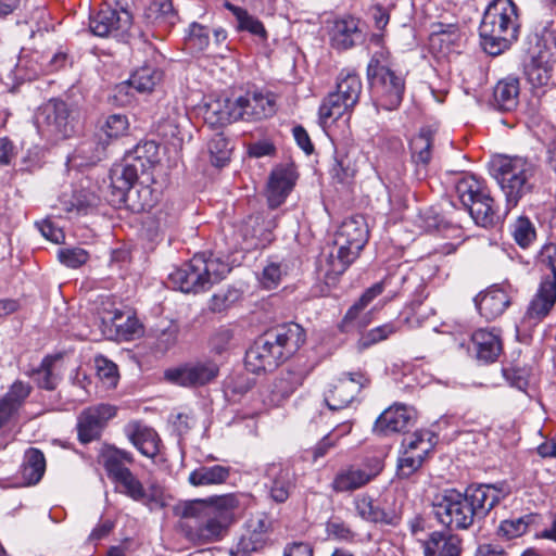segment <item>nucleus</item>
<instances>
[{
  "instance_id": "f257e3e1",
  "label": "nucleus",
  "mask_w": 556,
  "mask_h": 556,
  "mask_svg": "<svg viewBox=\"0 0 556 556\" xmlns=\"http://www.w3.org/2000/svg\"><path fill=\"white\" fill-rule=\"evenodd\" d=\"M239 502L232 494L210 500L185 501L174 508L180 518L185 538L194 544H210L220 541L233 522V510Z\"/></svg>"
},
{
  "instance_id": "f03ea898",
  "label": "nucleus",
  "mask_w": 556,
  "mask_h": 556,
  "mask_svg": "<svg viewBox=\"0 0 556 556\" xmlns=\"http://www.w3.org/2000/svg\"><path fill=\"white\" fill-rule=\"evenodd\" d=\"M509 494L505 483L469 485L465 492L445 490L433 501V514L450 530H465Z\"/></svg>"
},
{
  "instance_id": "7ed1b4c3",
  "label": "nucleus",
  "mask_w": 556,
  "mask_h": 556,
  "mask_svg": "<svg viewBox=\"0 0 556 556\" xmlns=\"http://www.w3.org/2000/svg\"><path fill=\"white\" fill-rule=\"evenodd\" d=\"M305 342L304 329L299 324H287L267 331L247 351L244 364L249 371H270L291 357Z\"/></svg>"
},
{
  "instance_id": "20e7f679",
  "label": "nucleus",
  "mask_w": 556,
  "mask_h": 556,
  "mask_svg": "<svg viewBox=\"0 0 556 556\" xmlns=\"http://www.w3.org/2000/svg\"><path fill=\"white\" fill-rule=\"evenodd\" d=\"M518 9L511 0H493L479 26L483 50L493 56L509 49L518 38Z\"/></svg>"
},
{
  "instance_id": "39448f33",
  "label": "nucleus",
  "mask_w": 556,
  "mask_h": 556,
  "mask_svg": "<svg viewBox=\"0 0 556 556\" xmlns=\"http://www.w3.org/2000/svg\"><path fill=\"white\" fill-rule=\"evenodd\" d=\"M495 178L506 198L507 208L515 207L535 187L539 165L519 155H500L494 161Z\"/></svg>"
},
{
  "instance_id": "423d86ee",
  "label": "nucleus",
  "mask_w": 556,
  "mask_h": 556,
  "mask_svg": "<svg viewBox=\"0 0 556 556\" xmlns=\"http://www.w3.org/2000/svg\"><path fill=\"white\" fill-rule=\"evenodd\" d=\"M368 226L362 215L342 222L334 235L336 251L328 257L327 276H340L358 256L368 240Z\"/></svg>"
},
{
  "instance_id": "0eeeda50",
  "label": "nucleus",
  "mask_w": 556,
  "mask_h": 556,
  "mask_svg": "<svg viewBox=\"0 0 556 556\" xmlns=\"http://www.w3.org/2000/svg\"><path fill=\"white\" fill-rule=\"evenodd\" d=\"M363 84L358 74L350 70L340 72L336 90L330 92L319 106V118L324 124L337 121L351 112L358 103Z\"/></svg>"
},
{
  "instance_id": "6e6552de",
  "label": "nucleus",
  "mask_w": 556,
  "mask_h": 556,
  "mask_svg": "<svg viewBox=\"0 0 556 556\" xmlns=\"http://www.w3.org/2000/svg\"><path fill=\"white\" fill-rule=\"evenodd\" d=\"M219 367L212 359H197L179 364L164 371V379L184 388H200L214 381Z\"/></svg>"
},
{
  "instance_id": "1a4fd4ad",
  "label": "nucleus",
  "mask_w": 556,
  "mask_h": 556,
  "mask_svg": "<svg viewBox=\"0 0 556 556\" xmlns=\"http://www.w3.org/2000/svg\"><path fill=\"white\" fill-rule=\"evenodd\" d=\"M116 491L135 502L147 506L151 511L168 506L172 496L157 483L150 484L147 489L142 482L130 471L114 482Z\"/></svg>"
},
{
  "instance_id": "9d476101",
  "label": "nucleus",
  "mask_w": 556,
  "mask_h": 556,
  "mask_svg": "<svg viewBox=\"0 0 556 556\" xmlns=\"http://www.w3.org/2000/svg\"><path fill=\"white\" fill-rule=\"evenodd\" d=\"M376 75H367L376 94V105L392 111L400 106L405 91V80L391 68L378 67Z\"/></svg>"
},
{
  "instance_id": "9b49d317",
  "label": "nucleus",
  "mask_w": 556,
  "mask_h": 556,
  "mask_svg": "<svg viewBox=\"0 0 556 556\" xmlns=\"http://www.w3.org/2000/svg\"><path fill=\"white\" fill-rule=\"evenodd\" d=\"M103 333L112 340L129 341L143 333V326L130 308L104 311L101 316Z\"/></svg>"
},
{
  "instance_id": "f8f14e48",
  "label": "nucleus",
  "mask_w": 556,
  "mask_h": 556,
  "mask_svg": "<svg viewBox=\"0 0 556 556\" xmlns=\"http://www.w3.org/2000/svg\"><path fill=\"white\" fill-rule=\"evenodd\" d=\"M237 121L257 122L271 116L276 111L274 97L268 92L248 90L244 93H232Z\"/></svg>"
},
{
  "instance_id": "ddd939ff",
  "label": "nucleus",
  "mask_w": 556,
  "mask_h": 556,
  "mask_svg": "<svg viewBox=\"0 0 556 556\" xmlns=\"http://www.w3.org/2000/svg\"><path fill=\"white\" fill-rule=\"evenodd\" d=\"M36 121L38 126L55 140L68 137L73 130L68 121L67 105L61 100L52 99L40 106Z\"/></svg>"
},
{
  "instance_id": "4468645a",
  "label": "nucleus",
  "mask_w": 556,
  "mask_h": 556,
  "mask_svg": "<svg viewBox=\"0 0 556 556\" xmlns=\"http://www.w3.org/2000/svg\"><path fill=\"white\" fill-rule=\"evenodd\" d=\"M363 372L342 374L326 391L325 402L329 409L345 408L367 383Z\"/></svg>"
},
{
  "instance_id": "2eb2a0df",
  "label": "nucleus",
  "mask_w": 556,
  "mask_h": 556,
  "mask_svg": "<svg viewBox=\"0 0 556 556\" xmlns=\"http://www.w3.org/2000/svg\"><path fill=\"white\" fill-rule=\"evenodd\" d=\"M381 470L382 464L378 459L365 464L364 467L348 466L336 473L331 489L337 493L353 492L368 484Z\"/></svg>"
},
{
  "instance_id": "dca6fc26",
  "label": "nucleus",
  "mask_w": 556,
  "mask_h": 556,
  "mask_svg": "<svg viewBox=\"0 0 556 556\" xmlns=\"http://www.w3.org/2000/svg\"><path fill=\"white\" fill-rule=\"evenodd\" d=\"M116 415V408L110 404H99L84 409L78 416L77 431L81 443L98 440L106 422Z\"/></svg>"
},
{
  "instance_id": "f3484780",
  "label": "nucleus",
  "mask_w": 556,
  "mask_h": 556,
  "mask_svg": "<svg viewBox=\"0 0 556 556\" xmlns=\"http://www.w3.org/2000/svg\"><path fill=\"white\" fill-rule=\"evenodd\" d=\"M131 21L127 10L105 8L90 18L89 28L98 37H119L130 28Z\"/></svg>"
},
{
  "instance_id": "a211bd4d",
  "label": "nucleus",
  "mask_w": 556,
  "mask_h": 556,
  "mask_svg": "<svg viewBox=\"0 0 556 556\" xmlns=\"http://www.w3.org/2000/svg\"><path fill=\"white\" fill-rule=\"evenodd\" d=\"M230 270V266L219 257L194 255L168 278H225Z\"/></svg>"
},
{
  "instance_id": "6ab92c4d",
  "label": "nucleus",
  "mask_w": 556,
  "mask_h": 556,
  "mask_svg": "<svg viewBox=\"0 0 556 556\" xmlns=\"http://www.w3.org/2000/svg\"><path fill=\"white\" fill-rule=\"evenodd\" d=\"M510 285L506 281L495 283L480 292L475 299L480 315L486 320L501 316L510 304Z\"/></svg>"
},
{
  "instance_id": "aec40b11",
  "label": "nucleus",
  "mask_w": 556,
  "mask_h": 556,
  "mask_svg": "<svg viewBox=\"0 0 556 556\" xmlns=\"http://www.w3.org/2000/svg\"><path fill=\"white\" fill-rule=\"evenodd\" d=\"M470 354L480 363H494L503 351L500 332L496 329L480 328L471 334Z\"/></svg>"
},
{
  "instance_id": "412c9836",
  "label": "nucleus",
  "mask_w": 556,
  "mask_h": 556,
  "mask_svg": "<svg viewBox=\"0 0 556 556\" xmlns=\"http://www.w3.org/2000/svg\"><path fill=\"white\" fill-rule=\"evenodd\" d=\"M383 291L382 282L374 285L365 291L359 300L354 303L345 313L343 319L339 324L341 332L349 333L364 329L370 324L369 313L361 315L363 309Z\"/></svg>"
},
{
  "instance_id": "4be33fe9",
  "label": "nucleus",
  "mask_w": 556,
  "mask_h": 556,
  "mask_svg": "<svg viewBox=\"0 0 556 556\" xmlns=\"http://www.w3.org/2000/svg\"><path fill=\"white\" fill-rule=\"evenodd\" d=\"M331 46L337 50H348L363 39L359 21L353 16L333 20L328 27Z\"/></svg>"
},
{
  "instance_id": "5701e85b",
  "label": "nucleus",
  "mask_w": 556,
  "mask_h": 556,
  "mask_svg": "<svg viewBox=\"0 0 556 556\" xmlns=\"http://www.w3.org/2000/svg\"><path fill=\"white\" fill-rule=\"evenodd\" d=\"M265 486L269 497L276 503H285L294 488V473L281 464H269L265 470Z\"/></svg>"
},
{
  "instance_id": "b1692460",
  "label": "nucleus",
  "mask_w": 556,
  "mask_h": 556,
  "mask_svg": "<svg viewBox=\"0 0 556 556\" xmlns=\"http://www.w3.org/2000/svg\"><path fill=\"white\" fill-rule=\"evenodd\" d=\"M276 227V216L251 217L243 229L244 249L253 250L267 247L273 241V230Z\"/></svg>"
},
{
  "instance_id": "393cba45",
  "label": "nucleus",
  "mask_w": 556,
  "mask_h": 556,
  "mask_svg": "<svg viewBox=\"0 0 556 556\" xmlns=\"http://www.w3.org/2000/svg\"><path fill=\"white\" fill-rule=\"evenodd\" d=\"M414 410L406 405L395 404L387 408L376 420L374 430L382 435L403 432L408 429Z\"/></svg>"
},
{
  "instance_id": "a878e982",
  "label": "nucleus",
  "mask_w": 556,
  "mask_h": 556,
  "mask_svg": "<svg viewBox=\"0 0 556 556\" xmlns=\"http://www.w3.org/2000/svg\"><path fill=\"white\" fill-rule=\"evenodd\" d=\"M556 303V280H543L531 300L525 319L539 323L544 319Z\"/></svg>"
},
{
  "instance_id": "bb28decb",
  "label": "nucleus",
  "mask_w": 556,
  "mask_h": 556,
  "mask_svg": "<svg viewBox=\"0 0 556 556\" xmlns=\"http://www.w3.org/2000/svg\"><path fill=\"white\" fill-rule=\"evenodd\" d=\"M295 173L290 166H280L271 172L267 186V201L271 208L279 206L295 184Z\"/></svg>"
},
{
  "instance_id": "cd10ccee",
  "label": "nucleus",
  "mask_w": 556,
  "mask_h": 556,
  "mask_svg": "<svg viewBox=\"0 0 556 556\" xmlns=\"http://www.w3.org/2000/svg\"><path fill=\"white\" fill-rule=\"evenodd\" d=\"M125 432L129 441L146 457L154 458L159 454L160 438L152 428L134 421L127 425Z\"/></svg>"
},
{
  "instance_id": "c85d7f7f",
  "label": "nucleus",
  "mask_w": 556,
  "mask_h": 556,
  "mask_svg": "<svg viewBox=\"0 0 556 556\" xmlns=\"http://www.w3.org/2000/svg\"><path fill=\"white\" fill-rule=\"evenodd\" d=\"M141 175V170L137 164L132 162L127 155L124 156L121 163L115 164L110 172L111 186L116 190L121 199H125L127 193Z\"/></svg>"
},
{
  "instance_id": "c756f323",
  "label": "nucleus",
  "mask_w": 556,
  "mask_h": 556,
  "mask_svg": "<svg viewBox=\"0 0 556 556\" xmlns=\"http://www.w3.org/2000/svg\"><path fill=\"white\" fill-rule=\"evenodd\" d=\"M460 544L458 535L434 531L422 543L424 556H460Z\"/></svg>"
},
{
  "instance_id": "7c9ffc66",
  "label": "nucleus",
  "mask_w": 556,
  "mask_h": 556,
  "mask_svg": "<svg viewBox=\"0 0 556 556\" xmlns=\"http://www.w3.org/2000/svg\"><path fill=\"white\" fill-rule=\"evenodd\" d=\"M102 465L109 479L115 482L121 477L130 471L128 465L134 463V456L130 452L115 447L108 446L101 453Z\"/></svg>"
},
{
  "instance_id": "2f4dec72",
  "label": "nucleus",
  "mask_w": 556,
  "mask_h": 556,
  "mask_svg": "<svg viewBox=\"0 0 556 556\" xmlns=\"http://www.w3.org/2000/svg\"><path fill=\"white\" fill-rule=\"evenodd\" d=\"M204 119L212 126H224L237 122L233 94L207 102L204 110Z\"/></svg>"
},
{
  "instance_id": "473e14b6",
  "label": "nucleus",
  "mask_w": 556,
  "mask_h": 556,
  "mask_svg": "<svg viewBox=\"0 0 556 556\" xmlns=\"http://www.w3.org/2000/svg\"><path fill=\"white\" fill-rule=\"evenodd\" d=\"M519 81L515 77H506L494 87L493 104L498 111H511L518 105Z\"/></svg>"
},
{
  "instance_id": "72a5a7b5",
  "label": "nucleus",
  "mask_w": 556,
  "mask_h": 556,
  "mask_svg": "<svg viewBox=\"0 0 556 556\" xmlns=\"http://www.w3.org/2000/svg\"><path fill=\"white\" fill-rule=\"evenodd\" d=\"M125 155L132 159V162L137 164V167L141 170V175L147 174L161 161L160 146L152 140L138 143Z\"/></svg>"
},
{
  "instance_id": "f704fd0d",
  "label": "nucleus",
  "mask_w": 556,
  "mask_h": 556,
  "mask_svg": "<svg viewBox=\"0 0 556 556\" xmlns=\"http://www.w3.org/2000/svg\"><path fill=\"white\" fill-rule=\"evenodd\" d=\"M455 191L465 207L479 198L485 199V194L490 193L484 182L472 175L459 177L455 182Z\"/></svg>"
},
{
  "instance_id": "c9c22d12",
  "label": "nucleus",
  "mask_w": 556,
  "mask_h": 556,
  "mask_svg": "<svg viewBox=\"0 0 556 556\" xmlns=\"http://www.w3.org/2000/svg\"><path fill=\"white\" fill-rule=\"evenodd\" d=\"M466 208L468 210L471 218L479 226L491 227L500 222L498 210L490 193L485 194V199L479 198Z\"/></svg>"
},
{
  "instance_id": "e433bc0d",
  "label": "nucleus",
  "mask_w": 556,
  "mask_h": 556,
  "mask_svg": "<svg viewBox=\"0 0 556 556\" xmlns=\"http://www.w3.org/2000/svg\"><path fill=\"white\" fill-rule=\"evenodd\" d=\"M224 7L235 16L237 22V30L248 31L261 40L267 39V31L264 27V24L257 17L250 14L245 9L235 5L229 1H225Z\"/></svg>"
},
{
  "instance_id": "4c0bfd02",
  "label": "nucleus",
  "mask_w": 556,
  "mask_h": 556,
  "mask_svg": "<svg viewBox=\"0 0 556 556\" xmlns=\"http://www.w3.org/2000/svg\"><path fill=\"white\" fill-rule=\"evenodd\" d=\"M46 471V458L38 448H29L25 452L21 468L22 478L26 485L37 484Z\"/></svg>"
},
{
  "instance_id": "58836bf2",
  "label": "nucleus",
  "mask_w": 556,
  "mask_h": 556,
  "mask_svg": "<svg viewBox=\"0 0 556 556\" xmlns=\"http://www.w3.org/2000/svg\"><path fill=\"white\" fill-rule=\"evenodd\" d=\"M61 358V355H47L39 367L27 372L34 379L38 388L52 391L59 383V376L55 374L54 365Z\"/></svg>"
},
{
  "instance_id": "ea45409f",
  "label": "nucleus",
  "mask_w": 556,
  "mask_h": 556,
  "mask_svg": "<svg viewBox=\"0 0 556 556\" xmlns=\"http://www.w3.org/2000/svg\"><path fill=\"white\" fill-rule=\"evenodd\" d=\"M180 327L173 320L164 327L154 329L151 350L155 354L165 355L177 345Z\"/></svg>"
},
{
  "instance_id": "a19ab883",
  "label": "nucleus",
  "mask_w": 556,
  "mask_h": 556,
  "mask_svg": "<svg viewBox=\"0 0 556 556\" xmlns=\"http://www.w3.org/2000/svg\"><path fill=\"white\" fill-rule=\"evenodd\" d=\"M229 467L220 465H214L211 467L202 466L190 472L188 481L193 486L220 484L229 478Z\"/></svg>"
},
{
  "instance_id": "79ce46f5",
  "label": "nucleus",
  "mask_w": 556,
  "mask_h": 556,
  "mask_svg": "<svg viewBox=\"0 0 556 556\" xmlns=\"http://www.w3.org/2000/svg\"><path fill=\"white\" fill-rule=\"evenodd\" d=\"M305 374L302 370H286L277 377L273 383L271 394L274 400L280 401L289 397L302 386Z\"/></svg>"
},
{
  "instance_id": "37998d69",
  "label": "nucleus",
  "mask_w": 556,
  "mask_h": 556,
  "mask_svg": "<svg viewBox=\"0 0 556 556\" xmlns=\"http://www.w3.org/2000/svg\"><path fill=\"white\" fill-rule=\"evenodd\" d=\"M162 80V72L151 65L137 68L128 79V85L141 93L152 92Z\"/></svg>"
},
{
  "instance_id": "c03bdc74",
  "label": "nucleus",
  "mask_w": 556,
  "mask_h": 556,
  "mask_svg": "<svg viewBox=\"0 0 556 556\" xmlns=\"http://www.w3.org/2000/svg\"><path fill=\"white\" fill-rule=\"evenodd\" d=\"M433 144V131L430 128H421L410 140V152L413 161L419 166L426 167L431 160Z\"/></svg>"
},
{
  "instance_id": "a18cd8bd",
  "label": "nucleus",
  "mask_w": 556,
  "mask_h": 556,
  "mask_svg": "<svg viewBox=\"0 0 556 556\" xmlns=\"http://www.w3.org/2000/svg\"><path fill=\"white\" fill-rule=\"evenodd\" d=\"M538 515L529 514L515 519L503 520L497 529V535L511 540L527 532L529 526L535 522Z\"/></svg>"
},
{
  "instance_id": "49530a36",
  "label": "nucleus",
  "mask_w": 556,
  "mask_h": 556,
  "mask_svg": "<svg viewBox=\"0 0 556 556\" xmlns=\"http://www.w3.org/2000/svg\"><path fill=\"white\" fill-rule=\"evenodd\" d=\"M207 149L214 166L223 167L229 162L232 148L223 134L214 135L207 143Z\"/></svg>"
},
{
  "instance_id": "de8ad7c7",
  "label": "nucleus",
  "mask_w": 556,
  "mask_h": 556,
  "mask_svg": "<svg viewBox=\"0 0 556 556\" xmlns=\"http://www.w3.org/2000/svg\"><path fill=\"white\" fill-rule=\"evenodd\" d=\"M510 232L520 248H528L536 238L533 223L526 216H519L510 226Z\"/></svg>"
},
{
  "instance_id": "09e8293b",
  "label": "nucleus",
  "mask_w": 556,
  "mask_h": 556,
  "mask_svg": "<svg viewBox=\"0 0 556 556\" xmlns=\"http://www.w3.org/2000/svg\"><path fill=\"white\" fill-rule=\"evenodd\" d=\"M147 17L153 24L168 26L175 22V13L170 0H159L150 4Z\"/></svg>"
},
{
  "instance_id": "8fccbe9b",
  "label": "nucleus",
  "mask_w": 556,
  "mask_h": 556,
  "mask_svg": "<svg viewBox=\"0 0 556 556\" xmlns=\"http://www.w3.org/2000/svg\"><path fill=\"white\" fill-rule=\"evenodd\" d=\"M354 505L357 515L369 522H387V514L378 506L374 505V501L368 495H362L355 498Z\"/></svg>"
},
{
  "instance_id": "3c124183",
  "label": "nucleus",
  "mask_w": 556,
  "mask_h": 556,
  "mask_svg": "<svg viewBox=\"0 0 556 556\" xmlns=\"http://www.w3.org/2000/svg\"><path fill=\"white\" fill-rule=\"evenodd\" d=\"M351 429V424L344 422L333 429L330 433L326 434L312 450L314 460L324 457L329 450L336 446L338 439L349 433Z\"/></svg>"
},
{
  "instance_id": "603ef678",
  "label": "nucleus",
  "mask_w": 556,
  "mask_h": 556,
  "mask_svg": "<svg viewBox=\"0 0 556 556\" xmlns=\"http://www.w3.org/2000/svg\"><path fill=\"white\" fill-rule=\"evenodd\" d=\"M396 330L397 328L392 323L378 326L359 338L357 349L359 351L366 350L369 346L388 339L391 334L395 333Z\"/></svg>"
},
{
  "instance_id": "864d4df0",
  "label": "nucleus",
  "mask_w": 556,
  "mask_h": 556,
  "mask_svg": "<svg viewBox=\"0 0 556 556\" xmlns=\"http://www.w3.org/2000/svg\"><path fill=\"white\" fill-rule=\"evenodd\" d=\"M528 80L533 86H544L551 79V67L540 59L532 58L525 66Z\"/></svg>"
},
{
  "instance_id": "5fc2aeb1",
  "label": "nucleus",
  "mask_w": 556,
  "mask_h": 556,
  "mask_svg": "<svg viewBox=\"0 0 556 556\" xmlns=\"http://www.w3.org/2000/svg\"><path fill=\"white\" fill-rule=\"evenodd\" d=\"M129 129V121L124 114H112L108 116L102 126V131L108 138L117 139L125 136Z\"/></svg>"
},
{
  "instance_id": "6e6d98bb",
  "label": "nucleus",
  "mask_w": 556,
  "mask_h": 556,
  "mask_svg": "<svg viewBox=\"0 0 556 556\" xmlns=\"http://www.w3.org/2000/svg\"><path fill=\"white\" fill-rule=\"evenodd\" d=\"M59 261L70 268H78L89 260V253L78 247L63 248L58 253Z\"/></svg>"
},
{
  "instance_id": "4d7b16f0",
  "label": "nucleus",
  "mask_w": 556,
  "mask_h": 556,
  "mask_svg": "<svg viewBox=\"0 0 556 556\" xmlns=\"http://www.w3.org/2000/svg\"><path fill=\"white\" fill-rule=\"evenodd\" d=\"M187 43L197 51H203L210 43V30L207 27L192 23L189 27Z\"/></svg>"
},
{
  "instance_id": "13d9d810",
  "label": "nucleus",
  "mask_w": 556,
  "mask_h": 556,
  "mask_svg": "<svg viewBox=\"0 0 556 556\" xmlns=\"http://www.w3.org/2000/svg\"><path fill=\"white\" fill-rule=\"evenodd\" d=\"M425 457L426 455L422 453H409L404 451L403 456L399 459V476L403 478H408L418 468L421 467Z\"/></svg>"
},
{
  "instance_id": "bf43d9fd",
  "label": "nucleus",
  "mask_w": 556,
  "mask_h": 556,
  "mask_svg": "<svg viewBox=\"0 0 556 556\" xmlns=\"http://www.w3.org/2000/svg\"><path fill=\"white\" fill-rule=\"evenodd\" d=\"M173 290H178L186 294H198L207 291L212 287V280H169Z\"/></svg>"
},
{
  "instance_id": "052dcab7",
  "label": "nucleus",
  "mask_w": 556,
  "mask_h": 556,
  "mask_svg": "<svg viewBox=\"0 0 556 556\" xmlns=\"http://www.w3.org/2000/svg\"><path fill=\"white\" fill-rule=\"evenodd\" d=\"M33 387L24 382L22 380L14 381L9 388L8 392L3 395L10 402L16 404L18 407H22L25 403L26 399L29 396Z\"/></svg>"
},
{
  "instance_id": "680f3d73",
  "label": "nucleus",
  "mask_w": 556,
  "mask_h": 556,
  "mask_svg": "<svg viewBox=\"0 0 556 556\" xmlns=\"http://www.w3.org/2000/svg\"><path fill=\"white\" fill-rule=\"evenodd\" d=\"M331 173L339 181H344L354 176L355 169L346 155L336 151L334 164Z\"/></svg>"
},
{
  "instance_id": "e2e57ef3",
  "label": "nucleus",
  "mask_w": 556,
  "mask_h": 556,
  "mask_svg": "<svg viewBox=\"0 0 556 556\" xmlns=\"http://www.w3.org/2000/svg\"><path fill=\"white\" fill-rule=\"evenodd\" d=\"M239 299L240 292L237 289H228L226 292L215 293L211 299V309L222 312Z\"/></svg>"
},
{
  "instance_id": "0e129e2a",
  "label": "nucleus",
  "mask_w": 556,
  "mask_h": 556,
  "mask_svg": "<svg viewBox=\"0 0 556 556\" xmlns=\"http://www.w3.org/2000/svg\"><path fill=\"white\" fill-rule=\"evenodd\" d=\"M98 375L102 379H106L110 386L117 382V366L108 358L100 356L96 358Z\"/></svg>"
},
{
  "instance_id": "69168bd1",
  "label": "nucleus",
  "mask_w": 556,
  "mask_h": 556,
  "mask_svg": "<svg viewBox=\"0 0 556 556\" xmlns=\"http://www.w3.org/2000/svg\"><path fill=\"white\" fill-rule=\"evenodd\" d=\"M403 445L405 446V452L422 453L425 455H427L431 448V442L426 441L424 434L418 432L404 438Z\"/></svg>"
},
{
  "instance_id": "338daca9",
  "label": "nucleus",
  "mask_w": 556,
  "mask_h": 556,
  "mask_svg": "<svg viewBox=\"0 0 556 556\" xmlns=\"http://www.w3.org/2000/svg\"><path fill=\"white\" fill-rule=\"evenodd\" d=\"M258 547V541L252 534L242 535L230 548V556H250Z\"/></svg>"
},
{
  "instance_id": "774afa93",
  "label": "nucleus",
  "mask_w": 556,
  "mask_h": 556,
  "mask_svg": "<svg viewBox=\"0 0 556 556\" xmlns=\"http://www.w3.org/2000/svg\"><path fill=\"white\" fill-rule=\"evenodd\" d=\"M538 262L542 267L549 269L553 278H556V244H545L539 253Z\"/></svg>"
}]
</instances>
